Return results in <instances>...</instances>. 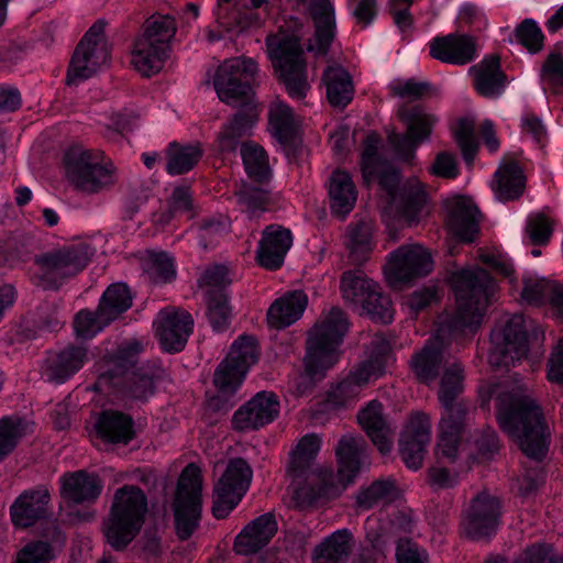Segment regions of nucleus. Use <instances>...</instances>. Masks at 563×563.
I'll return each mask as SVG.
<instances>
[{
  "instance_id": "c03bdc74",
  "label": "nucleus",
  "mask_w": 563,
  "mask_h": 563,
  "mask_svg": "<svg viewBox=\"0 0 563 563\" xmlns=\"http://www.w3.org/2000/svg\"><path fill=\"white\" fill-rule=\"evenodd\" d=\"M269 128L274 139L284 146H291L297 134V126L291 108L277 101L269 109Z\"/></svg>"
},
{
  "instance_id": "b1692460",
  "label": "nucleus",
  "mask_w": 563,
  "mask_h": 563,
  "mask_svg": "<svg viewBox=\"0 0 563 563\" xmlns=\"http://www.w3.org/2000/svg\"><path fill=\"white\" fill-rule=\"evenodd\" d=\"M429 442V418L422 412H417L411 416L399 440L400 455L408 468L417 471L422 466Z\"/></svg>"
},
{
  "instance_id": "13d9d810",
  "label": "nucleus",
  "mask_w": 563,
  "mask_h": 563,
  "mask_svg": "<svg viewBox=\"0 0 563 563\" xmlns=\"http://www.w3.org/2000/svg\"><path fill=\"white\" fill-rule=\"evenodd\" d=\"M230 284L229 269L221 264L207 267L198 279L199 287L205 289V297L214 294H228L227 289Z\"/></svg>"
},
{
  "instance_id": "72a5a7b5",
  "label": "nucleus",
  "mask_w": 563,
  "mask_h": 563,
  "mask_svg": "<svg viewBox=\"0 0 563 563\" xmlns=\"http://www.w3.org/2000/svg\"><path fill=\"white\" fill-rule=\"evenodd\" d=\"M357 420L382 454L391 449V428L383 415V405L372 400L357 413Z\"/></svg>"
},
{
  "instance_id": "5fc2aeb1",
  "label": "nucleus",
  "mask_w": 563,
  "mask_h": 563,
  "mask_svg": "<svg viewBox=\"0 0 563 563\" xmlns=\"http://www.w3.org/2000/svg\"><path fill=\"white\" fill-rule=\"evenodd\" d=\"M27 423L23 419L4 417L0 419V462H2L26 434Z\"/></svg>"
},
{
  "instance_id": "423d86ee",
  "label": "nucleus",
  "mask_w": 563,
  "mask_h": 563,
  "mask_svg": "<svg viewBox=\"0 0 563 563\" xmlns=\"http://www.w3.org/2000/svg\"><path fill=\"white\" fill-rule=\"evenodd\" d=\"M464 369L457 362L443 371L438 398L444 409L440 422L438 454L454 461L462 434L468 424L471 404L461 398L464 391Z\"/></svg>"
},
{
  "instance_id": "473e14b6",
  "label": "nucleus",
  "mask_w": 563,
  "mask_h": 563,
  "mask_svg": "<svg viewBox=\"0 0 563 563\" xmlns=\"http://www.w3.org/2000/svg\"><path fill=\"white\" fill-rule=\"evenodd\" d=\"M256 118L253 106L242 107L220 131L217 137L218 150L230 154L234 153L239 146L242 147L243 143H249L244 137L251 134Z\"/></svg>"
},
{
  "instance_id": "c85d7f7f",
  "label": "nucleus",
  "mask_w": 563,
  "mask_h": 563,
  "mask_svg": "<svg viewBox=\"0 0 563 563\" xmlns=\"http://www.w3.org/2000/svg\"><path fill=\"white\" fill-rule=\"evenodd\" d=\"M278 525L273 512H266L249 522L235 537L233 550L251 555L265 548L276 534Z\"/></svg>"
},
{
  "instance_id": "f03ea898",
  "label": "nucleus",
  "mask_w": 563,
  "mask_h": 563,
  "mask_svg": "<svg viewBox=\"0 0 563 563\" xmlns=\"http://www.w3.org/2000/svg\"><path fill=\"white\" fill-rule=\"evenodd\" d=\"M334 451L338 472L322 468L313 473L294 493L292 498L297 508L307 509L339 497L354 483L362 468L371 464L368 445L362 435L343 434Z\"/></svg>"
},
{
  "instance_id": "4468645a",
  "label": "nucleus",
  "mask_w": 563,
  "mask_h": 563,
  "mask_svg": "<svg viewBox=\"0 0 563 563\" xmlns=\"http://www.w3.org/2000/svg\"><path fill=\"white\" fill-rule=\"evenodd\" d=\"M374 176L378 177V184L386 192L390 207H395L398 217L408 224L417 222L427 200L422 184L417 179H409L399 186L400 172L385 164L376 168Z\"/></svg>"
},
{
  "instance_id": "7ed1b4c3",
  "label": "nucleus",
  "mask_w": 563,
  "mask_h": 563,
  "mask_svg": "<svg viewBox=\"0 0 563 563\" xmlns=\"http://www.w3.org/2000/svg\"><path fill=\"white\" fill-rule=\"evenodd\" d=\"M499 428L516 440L522 453L539 463L548 451V434L541 407L526 385L497 397Z\"/></svg>"
},
{
  "instance_id": "de8ad7c7",
  "label": "nucleus",
  "mask_w": 563,
  "mask_h": 563,
  "mask_svg": "<svg viewBox=\"0 0 563 563\" xmlns=\"http://www.w3.org/2000/svg\"><path fill=\"white\" fill-rule=\"evenodd\" d=\"M132 306V295L129 287L123 283L110 285L99 301V309L107 321H114L120 314Z\"/></svg>"
},
{
  "instance_id": "a19ab883",
  "label": "nucleus",
  "mask_w": 563,
  "mask_h": 563,
  "mask_svg": "<svg viewBox=\"0 0 563 563\" xmlns=\"http://www.w3.org/2000/svg\"><path fill=\"white\" fill-rule=\"evenodd\" d=\"M525 181L518 163L508 162L496 170L493 189L500 201L516 200L523 194Z\"/></svg>"
},
{
  "instance_id": "2f4dec72",
  "label": "nucleus",
  "mask_w": 563,
  "mask_h": 563,
  "mask_svg": "<svg viewBox=\"0 0 563 563\" xmlns=\"http://www.w3.org/2000/svg\"><path fill=\"white\" fill-rule=\"evenodd\" d=\"M473 87L485 98L499 97L507 85V75L500 68L498 55H488L470 68Z\"/></svg>"
},
{
  "instance_id": "9d476101",
  "label": "nucleus",
  "mask_w": 563,
  "mask_h": 563,
  "mask_svg": "<svg viewBox=\"0 0 563 563\" xmlns=\"http://www.w3.org/2000/svg\"><path fill=\"white\" fill-rule=\"evenodd\" d=\"M176 30L175 19L168 14H153L144 22L132 55V64L140 74L151 77L161 71Z\"/></svg>"
},
{
  "instance_id": "4c0bfd02",
  "label": "nucleus",
  "mask_w": 563,
  "mask_h": 563,
  "mask_svg": "<svg viewBox=\"0 0 563 563\" xmlns=\"http://www.w3.org/2000/svg\"><path fill=\"white\" fill-rule=\"evenodd\" d=\"M95 428L100 439L111 443L128 444L134 438L132 418L119 411H102Z\"/></svg>"
},
{
  "instance_id": "39448f33",
  "label": "nucleus",
  "mask_w": 563,
  "mask_h": 563,
  "mask_svg": "<svg viewBox=\"0 0 563 563\" xmlns=\"http://www.w3.org/2000/svg\"><path fill=\"white\" fill-rule=\"evenodd\" d=\"M349 329L346 316L339 308H332L309 332L305 356V374L295 382L298 396L309 395L314 383L324 376L325 371L338 360L336 350Z\"/></svg>"
},
{
  "instance_id": "37998d69",
  "label": "nucleus",
  "mask_w": 563,
  "mask_h": 563,
  "mask_svg": "<svg viewBox=\"0 0 563 563\" xmlns=\"http://www.w3.org/2000/svg\"><path fill=\"white\" fill-rule=\"evenodd\" d=\"M378 284L365 276L362 271H347L342 274L340 289L345 302L363 307Z\"/></svg>"
},
{
  "instance_id": "e2e57ef3",
  "label": "nucleus",
  "mask_w": 563,
  "mask_h": 563,
  "mask_svg": "<svg viewBox=\"0 0 563 563\" xmlns=\"http://www.w3.org/2000/svg\"><path fill=\"white\" fill-rule=\"evenodd\" d=\"M541 80L552 88L555 93L563 91V55L558 52L550 53L541 67Z\"/></svg>"
},
{
  "instance_id": "393cba45",
  "label": "nucleus",
  "mask_w": 563,
  "mask_h": 563,
  "mask_svg": "<svg viewBox=\"0 0 563 563\" xmlns=\"http://www.w3.org/2000/svg\"><path fill=\"white\" fill-rule=\"evenodd\" d=\"M194 319L185 310H162L156 333L162 347L167 352H179L192 332Z\"/></svg>"
},
{
  "instance_id": "a18cd8bd",
  "label": "nucleus",
  "mask_w": 563,
  "mask_h": 563,
  "mask_svg": "<svg viewBox=\"0 0 563 563\" xmlns=\"http://www.w3.org/2000/svg\"><path fill=\"white\" fill-rule=\"evenodd\" d=\"M521 297L527 302L536 306L549 299L559 314L563 317V286L554 285L545 279H526Z\"/></svg>"
},
{
  "instance_id": "a878e982",
  "label": "nucleus",
  "mask_w": 563,
  "mask_h": 563,
  "mask_svg": "<svg viewBox=\"0 0 563 563\" xmlns=\"http://www.w3.org/2000/svg\"><path fill=\"white\" fill-rule=\"evenodd\" d=\"M309 13L314 33L307 49L317 56H324L329 53L336 34L334 7L329 0H312L309 4Z\"/></svg>"
},
{
  "instance_id": "dca6fc26",
  "label": "nucleus",
  "mask_w": 563,
  "mask_h": 563,
  "mask_svg": "<svg viewBox=\"0 0 563 563\" xmlns=\"http://www.w3.org/2000/svg\"><path fill=\"white\" fill-rule=\"evenodd\" d=\"M257 65L251 58L236 57L225 60L217 70L213 86L221 101L247 107Z\"/></svg>"
},
{
  "instance_id": "4be33fe9",
  "label": "nucleus",
  "mask_w": 563,
  "mask_h": 563,
  "mask_svg": "<svg viewBox=\"0 0 563 563\" xmlns=\"http://www.w3.org/2000/svg\"><path fill=\"white\" fill-rule=\"evenodd\" d=\"M279 407L275 394L260 391L233 413L232 429L239 432L258 430L277 418Z\"/></svg>"
},
{
  "instance_id": "412c9836",
  "label": "nucleus",
  "mask_w": 563,
  "mask_h": 563,
  "mask_svg": "<svg viewBox=\"0 0 563 563\" xmlns=\"http://www.w3.org/2000/svg\"><path fill=\"white\" fill-rule=\"evenodd\" d=\"M499 500L487 494L476 495L470 503L464 519V532L472 540H482L494 534L500 519Z\"/></svg>"
},
{
  "instance_id": "49530a36",
  "label": "nucleus",
  "mask_w": 563,
  "mask_h": 563,
  "mask_svg": "<svg viewBox=\"0 0 563 563\" xmlns=\"http://www.w3.org/2000/svg\"><path fill=\"white\" fill-rule=\"evenodd\" d=\"M236 202L241 210L250 218L258 217L271 209L274 202L272 194L258 184V186L242 183L235 191Z\"/></svg>"
},
{
  "instance_id": "f8f14e48",
  "label": "nucleus",
  "mask_w": 563,
  "mask_h": 563,
  "mask_svg": "<svg viewBox=\"0 0 563 563\" xmlns=\"http://www.w3.org/2000/svg\"><path fill=\"white\" fill-rule=\"evenodd\" d=\"M92 256V249L85 243L66 244L36 254L33 262L38 284L44 289H59L82 272Z\"/></svg>"
},
{
  "instance_id": "bf43d9fd",
  "label": "nucleus",
  "mask_w": 563,
  "mask_h": 563,
  "mask_svg": "<svg viewBox=\"0 0 563 563\" xmlns=\"http://www.w3.org/2000/svg\"><path fill=\"white\" fill-rule=\"evenodd\" d=\"M106 317L101 316L99 307L96 312L90 310H80L74 319V329L78 336L82 339H91L98 332L103 330L111 322L104 320Z\"/></svg>"
},
{
  "instance_id": "ddd939ff",
  "label": "nucleus",
  "mask_w": 563,
  "mask_h": 563,
  "mask_svg": "<svg viewBox=\"0 0 563 563\" xmlns=\"http://www.w3.org/2000/svg\"><path fill=\"white\" fill-rule=\"evenodd\" d=\"M172 507L176 536L186 541L199 528L202 514V476L196 464L183 470Z\"/></svg>"
},
{
  "instance_id": "c756f323",
  "label": "nucleus",
  "mask_w": 563,
  "mask_h": 563,
  "mask_svg": "<svg viewBox=\"0 0 563 563\" xmlns=\"http://www.w3.org/2000/svg\"><path fill=\"white\" fill-rule=\"evenodd\" d=\"M291 243L292 235L289 229L277 224L266 227L256 252L260 265L272 271L279 268Z\"/></svg>"
},
{
  "instance_id": "09e8293b",
  "label": "nucleus",
  "mask_w": 563,
  "mask_h": 563,
  "mask_svg": "<svg viewBox=\"0 0 563 563\" xmlns=\"http://www.w3.org/2000/svg\"><path fill=\"white\" fill-rule=\"evenodd\" d=\"M241 156L250 179L261 185L269 181L272 172L268 165V156L262 146L253 142L243 143Z\"/></svg>"
},
{
  "instance_id": "864d4df0",
  "label": "nucleus",
  "mask_w": 563,
  "mask_h": 563,
  "mask_svg": "<svg viewBox=\"0 0 563 563\" xmlns=\"http://www.w3.org/2000/svg\"><path fill=\"white\" fill-rule=\"evenodd\" d=\"M205 300L207 306L206 316L212 330L216 332L228 330L232 318L228 294H214L205 297Z\"/></svg>"
},
{
  "instance_id": "338daca9",
  "label": "nucleus",
  "mask_w": 563,
  "mask_h": 563,
  "mask_svg": "<svg viewBox=\"0 0 563 563\" xmlns=\"http://www.w3.org/2000/svg\"><path fill=\"white\" fill-rule=\"evenodd\" d=\"M389 90L394 97L416 101L430 93L431 85L428 81H418L415 78L396 79L390 82Z\"/></svg>"
},
{
  "instance_id": "5701e85b",
  "label": "nucleus",
  "mask_w": 563,
  "mask_h": 563,
  "mask_svg": "<svg viewBox=\"0 0 563 563\" xmlns=\"http://www.w3.org/2000/svg\"><path fill=\"white\" fill-rule=\"evenodd\" d=\"M51 494L45 485H38L22 492L10 506L12 525L26 529L48 516Z\"/></svg>"
},
{
  "instance_id": "6e6d98bb",
  "label": "nucleus",
  "mask_w": 563,
  "mask_h": 563,
  "mask_svg": "<svg viewBox=\"0 0 563 563\" xmlns=\"http://www.w3.org/2000/svg\"><path fill=\"white\" fill-rule=\"evenodd\" d=\"M321 439L314 434L303 435L291 454L290 467L294 472L301 474L316 459L320 451Z\"/></svg>"
},
{
  "instance_id": "0eeeda50",
  "label": "nucleus",
  "mask_w": 563,
  "mask_h": 563,
  "mask_svg": "<svg viewBox=\"0 0 563 563\" xmlns=\"http://www.w3.org/2000/svg\"><path fill=\"white\" fill-rule=\"evenodd\" d=\"M366 360L328 391L327 404L332 409L349 408L358 401L362 389L384 374L391 347L382 334H375L366 345Z\"/></svg>"
},
{
  "instance_id": "f257e3e1",
  "label": "nucleus",
  "mask_w": 563,
  "mask_h": 563,
  "mask_svg": "<svg viewBox=\"0 0 563 563\" xmlns=\"http://www.w3.org/2000/svg\"><path fill=\"white\" fill-rule=\"evenodd\" d=\"M452 284L457 305L455 312L440 323L435 333L409 361L417 380L426 385L434 383L449 365L445 356L446 336L474 333L482 323L495 289L489 273L479 267L453 274Z\"/></svg>"
},
{
  "instance_id": "ea45409f",
  "label": "nucleus",
  "mask_w": 563,
  "mask_h": 563,
  "mask_svg": "<svg viewBox=\"0 0 563 563\" xmlns=\"http://www.w3.org/2000/svg\"><path fill=\"white\" fill-rule=\"evenodd\" d=\"M399 495L400 490L395 478H379L358 489L355 504L361 510H369L380 505L394 503Z\"/></svg>"
},
{
  "instance_id": "4d7b16f0",
  "label": "nucleus",
  "mask_w": 563,
  "mask_h": 563,
  "mask_svg": "<svg viewBox=\"0 0 563 563\" xmlns=\"http://www.w3.org/2000/svg\"><path fill=\"white\" fill-rule=\"evenodd\" d=\"M245 375L246 373L223 360L214 372L213 384L221 396H232L241 386Z\"/></svg>"
},
{
  "instance_id": "f704fd0d",
  "label": "nucleus",
  "mask_w": 563,
  "mask_h": 563,
  "mask_svg": "<svg viewBox=\"0 0 563 563\" xmlns=\"http://www.w3.org/2000/svg\"><path fill=\"white\" fill-rule=\"evenodd\" d=\"M86 361L85 347L69 345L47 357L43 373L49 382L60 384L77 373Z\"/></svg>"
},
{
  "instance_id": "6ab92c4d",
  "label": "nucleus",
  "mask_w": 563,
  "mask_h": 563,
  "mask_svg": "<svg viewBox=\"0 0 563 563\" xmlns=\"http://www.w3.org/2000/svg\"><path fill=\"white\" fill-rule=\"evenodd\" d=\"M252 468L242 457L229 461L227 468L213 488L212 515L225 518L241 501L252 481Z\"/></svg>"
},
{
  "instance_id": "052dcab7",
  "label": "nucleus",
  "mask_w": 563,
  "mask_h": 563,
  "mask_svg": "<svg viewBox=\"0 0 563 563\" xmlns=\"http://www.w3.org/2000/svg\"><path fill=\"white\" fill-rule=\"evenodd\" d=\"M362 308L376 322L390 323L393 321L391 301L387 295L383 294L379 285Z\"/></svg>"
},
{
  "instance_id": "69168bd1",
  "label": "nucleus",
  "mask_w": 563,
  "mask_h": 563,
  "mask_svg": "<svg viewBox=\"0 0 563 563\" xmlns=\"http://www.w3.org/2000/svg\"><path fill=\"white\" fill-rule=\"evenodd\" d=\"M145 271L154 283L170 282L176 275L173 258L163 252L150 255Z\"/></svg>"
},
{
  "instance_id": "7c9ffc66",
  "label": "nucleus",
  "mask_w": 563,
  "mask_h": 563,
  "mask_svg": "<svg viewBox=\"0 0 563 563\" xmlns=\"http://www.w3.org/2000/svg\"><path fill=\"white\" fill-rule=\"evenodd\" d=\"M102 481L84 470L67 472L60 477V496L68 503H93L101 494Z\"/></svg>"
},
{
  "instance_id": "6e6552de",
  "label": "nucleus",
  "mask_w": 563,
  "mask_h": 563,
  "mask_svg": "<svg viewBox=\"0 0 563 563\" xmlns=\"http://www.w3.org/2000/svg\"><path fill=\"white\" fill-rule=\"evenodd\" d=\"M147 512V497L134 485H123L113 496L104 534L115 550H124L139 534Z\"/></svg>"
},
{
  "instance_id": "603ef678",
  "label": "nucleus",
  "mask_w": 563,
  "mask_h": 563,
  "mask_svg": "<svg viewBox=\"0 0 563 563\" xmlns=\"http://www.w3.org/2000/svg\"><path fill=\"white\" fill-rule=\"evenodd\" d=\"M258 354L260 351L255 338L242 335L233 342L224 361L247 373L249 368L257 362Z\"/></svg>"
},
{
  "instance_id": "bb28decb",
  "label": "nucleus",
  "mask_w": 563,
  "mask_h": 563,
  "mask_svg": "<svg viewBox=\"0 0 563 563\" xmlns=\"http://www.w3.org/2000/svg\"><path fill=\"white\" fill-rule=\"evenodd\" d=\"M449 231L463 242H473L478 232L479 211L472 199L456 196L445 200Z\"/></svg>"
},
{
  "instance_id": "3c124183",
  "label": "nucleus",
  "mask_w": 563,
  "mask_h": 563,
  "mask_svg": "<svg viewBox=\"0 0 563 563\" xmlns=\"http://www.w3.org/2000/svg\"><path fill=\"white\" fill-rule=\"evenodd\" d=\"M346 247L352 264L362 265L372 251L371 227L364 222L350 225L346 235Z\"/></svg>"
},
{
  "instance_id": "680f3d73",
  "label": "nucleus",
  "mask_w": 563,
  "mask_h": 563,
  "mask_svg": "<svg viewBox=\"0 0 563 563\" xmlns=\"http://www.w3.org/2000/svg\"><path fill=\"white\" fill-rule=\"evenodd\" d=\"M379 142L380 137L376 133L368 134L363 142L361 168L366 183H369L374 178L376 168L384 164L378 155Z\"/></svg>"
},
{
  "instance_id": "774afa93",
  "label": "nucleus",
  "mask_w": 563,
  "mask_h": 563,
  "mask_svg": "<svg viewBox=\"0 0 563 563\" xmlns=\"http://www.w3.org/2000/svg\"><path fill=\"white\" fill-rule=\"evenodd\" d=\"M55 558L52 545L42 540L26 543L16 555L14 563H51Z\"/></svg>"
},
{
  "instance_id": "8fccbe9b",
  "label": "nucleus",
  "mask_w": 563,
  "mask_h": 563,
  "mask_svg": "<svg viewBox=\"0 0 563 563\" xmlns=\"http://www.w3.org/2000/svg\"><path fill=\"white\" fill-rule=\"evenodd\" d=\"M202 157L197 145H181L172 142L166 150V172L169 175H181L191 170Z\"/></svg>"
},
{
  "instance_id": "a211bd4d",
  "label": "nucleus",
  "mask_w": 563,
  "mask_h": 563,
  "mask_svg": "<svg viewBox=\"0 0 563 563\" xmlns=\"http://www.w3.org/2000/svg\"><path fill=\"white\" fill-rule=\"evenodd\" d=\"M488 362L496 369H508L528 353V340L522 314H514L490 334Z\"/></svg>"
},
{
  "instance_id": "c9c22d12",
  "label": "nucleus",
  "mask_w": 563,
  "mask_h": 563,
  "mask_svg": "<svg viewBox=\"0 0 563 563\" xmlns=\"http://www.w3.org/2000/svg\"><path fill=\"white\" fill-rule=\"evenodd\" d=\"M307 303L308 297L303 291L287 292L271 305L267 311L269 325L278 330L291 325L302 316Z\"/></svg>"
},
{
  "instance_id": "e433bc0d",
  "label": "nucleus",
  "mask_w": 563,
  "mask_h": 563,
  "mask_svg": "<svg viewBox=\"0 0 563 563\" xmlns=\"http://www.w3.org/2000/svg\"><path fill=\"white\" fill-rule=\"evenodd\" d=\"M327 99L332 107L345 108L354 96V85L350 73L340 65L328 66L322 74Z\"/></svg>"
},
{
  "instance_id": "9b49d317",
  "label": "nucleus",
  "mask_w": 563,
  "mask_h": 563,
  "mask_svg": "<svg viewBox=\"0 0 563 563\" xmlns=\"http://www.w3.org/2000/svg\"><path fill=\"white\" fill-rule=\"evenodd\" d=\"M266 46L273 66L289 96L303 99L310 85L300 38L295 34L278 33L267 36Z\"/></svg>"
},
{
  "instance_id": "0e129e2a",
  "label": "nucleus",
  "mask_w": 563,
  "mask_h": 563,
  "mask_svg": "<svg viewBox=\"0 0 563 563\" xmlns=\"http://www.w3.org/2000/svg\"><path fill=\"white\" fill-rule=\"evenodd\" d=\"M453 136L462 151L465 162L471 164L477 152V143L474 136V122L465 118L460 119L453 130Z\"/></svg>"
},
{
  "instance_id": "cd10ccee",
  "label": "nucleus",
  "mask_w": 563,
  "mask_h": 563,
  "mask_svg": "<svg viewBox=\"0 0 563 563\" xmlns=\"http://www.w3.org/2000/svg\"><path fill=\"white\" fill-rule=\"evenodd\" d=\"M429 53L431 57L442 63L466 65L476 56L475 38L459 33L437 36L429 44Z\"/></svg>"
},
{
  "instance_id": "2eb2a0df",
  "label": "nucleus",
  "mask_w": 563,
  "mask_h": 563,
  "mask_svg": "<svg viewBox=\"0 0 563 563\" xmlns=\"http://www.w3.org/2000/svg\"><path fill=\"white\" fill-rule=\"evenodd\" d=\"M398 117L406 126V132L400 134L393 131L388 134L387 141L399 159L411 163L416 150L430 140L439 118L422 106H404L399 108Z\"/></svg>"
},
{
  "instance_id": "aec40b11",
  "label": "nucleus",
  "mask_w": 563,
  "mask_h": 563,
  "mask_svg": "<svg viewBox=\"0 0 563 563\" xmlns=\"http://www.w3.org/2000/svg\"><path fill=\"white\" fill-rule=\"evenodd\" d=\"M431 254L421 245H402L389 255L388 279L391 284L408 283L431 273Z\"/></svg>"
},
{
  "instance_id": "f3484780",
  "label": "nucleus",
  "mask_w": 563,
  "mask_h": 563,
  "mask_svg": "<svg viewBox=\"0 0 563 563\" xmlns=\"http://www.w3.org/2000/svg\"><path fill=\"white\" fill-rule=\"evenodd\" d=\"M106 22L98 20L78 43L67 73V84L90 78L110 58V48L104 38Z\"/></svg>"
},
{
  "instance_id": "79ce46f5",
  "label": "nucleus",
  "mask_w": 563,
  "mask_h": 563,
  "mask_svg": "<svg viewBox=\"0 0 563 563\" xmlns=\"http://www.w3.org/2000/svg\"><path fill=\"white\" fill-rule=\"evenodd\" d=\"M352 533L347 529L333 532L314 550V563H346L351 552Z\"/></svg>"
},
{
  "instance_id": "1a4fd4ad",
  "label": "nucleus",
  "mask_w": 563,
  "mask_h": 563,
  "mask_svg": "<svg viewBox=\"0 0 563 563\" xmlns=\"http://www.w3.org/2000/svg\"><path fill=\"white\" fill-rule=\"evenodd\" d=\"M64 164L66 179L79 192L96 195L117 181L115 167L104 162L100 151L73 145L65 152Z\"/></svg>"
},
{
  "instance_id": "20e7f679",
  "label": "nucleus",
  "mask_w": 563,
  "mask_h": 563,
  "mask_svg": "<svg viewBox=\"0 0 563 563\" xmlns=\"http://www.w3.org/2000/svg\"><path fill=\"white\" fill-rule=\"evenodd\" d=\"M141 350L139 342H129L120 345L113 354L107 355L97 386L113 387L122 397L135 400H146L153 396L155 382L165 376V369L156 362L136 367Z\"/></svg>"
},
{
  "instance_id": "58836bf2",
  "label": "nucleus",
  "mask_w": 563,
  "mask_h": 563,
  "mask_svg": "<svg viewBox=\"0 0 563 563\" xmlns=\"http://www.w3.org/2000/svg\"><path fill=\"white\" fill-rule=\"evenodd\" d=\"M330 207L333 213L345 217L355 206L357 191L349 173L336 169L329 179Z\"/></svg>"
}]
</instances>
